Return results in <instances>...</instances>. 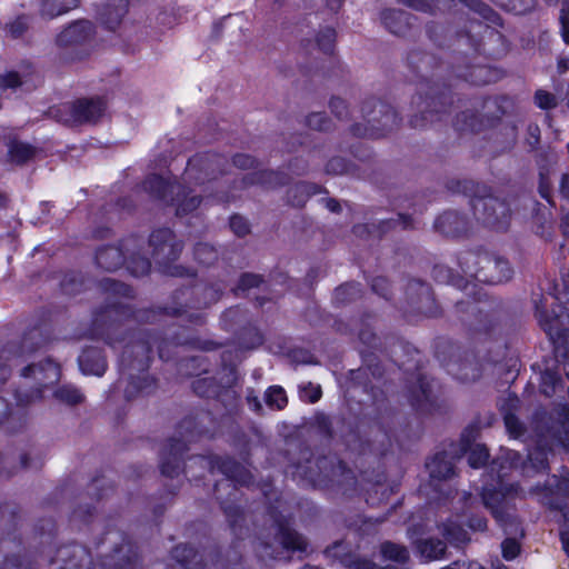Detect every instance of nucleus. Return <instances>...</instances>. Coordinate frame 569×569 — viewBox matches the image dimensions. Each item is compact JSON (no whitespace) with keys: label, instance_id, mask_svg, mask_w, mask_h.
<instances>
[{"label":"nucleus","instance_id":"10","mask_svg":"<svg viewBox=\"0 0 569 569\" xmlns=\"http://www.w3.org/2000/svg\"><path fill=\"white\" fill-rule=\"evenodd\" d=\"M475 435L463 431L459 442H451L446 449L437 452L427 463L429 476L433 480H446L455 476V463L469 448Z\"/></svg>","mask_w":569,"mask_h":569},{"label":"nucleus","instance_id":"48","mask_svg":"<svg viewBox=\"0 0 569 569\" xmlns=\"http://www.w3.org/2000/svg\"><path fill=\"white\" fill-rule=\"evenodd\" d=\"M449 543L460 546L469 541L468 532L455 520H448L439 527Z\"/></svg>","mask_w":569,"mask_h":569},{"label":"nucleus","instance_id":"30","mask_svg":"<svg viewBox=\"0 0 569 569\" xmlns=\"http://www.w3.org/2000/svg\"><path fill=\"white\" fill-rule=\"evenodd\" d=\"M449 100L450 99L446 93H441L438 97L427 98L419 104L421 118L419 119L416 116L412 119V124L415 127H422L426 122L440 120V114L446 112Z\"/></svg>","mask_w":569,"mask_h":569},{"label":"nucleus","instance_id":"28","mask_svg":"<svg viewBox=\"0 0 569 569\" xmlns=\"http://www.w3.org/2000/svg\"><path fill=\"white\" fill-rule=\"evenodd\" d=\"M179 181L170 180L159 173H151L142 181L143 190L157 201L168 206Z\"/></svg>","mask_w":569,"mask_h":569},{"label":"nucleus","instance_id":"63","mask_svg":"<svg viewBox=\"0 0 569 569\" xmlns=\"http://www.w3.org/2000/svg\"><path fill=\"white\" fill-rule=\"evenodd\" d=\"M500 330L498 326L493 322H480L475 328L473 338L477 343H485L487 341L495 340L497 336L499 335Z\"/></svg>","mask_w":569,"mask_h":569},{"label":"nucleus","instance_id":"17","mask_svg":"<svg viewBox=\"0 0 569 569\" xmlns=\"http://www.w3.org/2000/svg\"><path fill=\"white\" fill-rule=\"evenodd\" d=\"M139 236L130 234L119 241L118 244H103L96 250L94 262L98 268L114 272L123 267L126 262V251L130 247H137Z\"/></svg>","mask_w":569,"mask_h":569},{"label":"nucleus","instance_id":"8","mask_svg":"<svg viewBox=\"0 0 569 569\" xmlns=\"http://www.w3.org/2000/svg\"><path fill=\"white\" fill-rule=\"evenodd\" d=\"M470 204L477 222L497 231L508 228L511 219L509 206L503 200L487 193L485 187L477 189Z\"/></svg>","mask_w":569,"mask_h":569},{"label":"nucleus","instance_id":"4","mask_svg":"<svg viewBox=\"0 0 569 569\" xmlns=\"http://www.w3.org/2000/svg\"><path fill=\"white\" fill-rule=\"evenodd\" d=\"M180 438L171 437L160 452L159 468L163 477L176 479L184 472L188 442L213 439L219 433V421L209 410L196 409L176 427Z\"/></svg>","mask_w":569,"mask_h":569},{"label":"nucleus","instance_id":"36","mask_svg":"<svg viewBox=\"0 0 569 569\" xmlns=\"http://www.w3.org/2000/svg\"><path fill=\"white\" fill-rule=\"evenodd\" d=\"M569 492V479L559 480L557 476L548 478L543 486L537 485L530 489L531 495L539 497L540 502L553 507L551 496L553 493H567Z\"/></svg>","mask_w":569,"mask_h":569},{"label":"nucleus","instance_id":"37","mask_svg":"<svg viewBox=\"0 0 569 569\" xmlns=\"http://www.w3.org/2000/svg\"><path fill=\"white\" fill-rule=\"evenodd\" d=\"M488 252L463 251L458 257V264L461 271L469 278L479 281L481 266L485 264L483 256Z\"/></svg>","mask_w":569,"mask_h":569},{"label":"nucleus","instance_id":"33","mask_svg":"<svg viewBox=\"0 0 569 569\" xmlns=\"http://www.w3.org/2000/svg\"><path fill=\"white\" fill-rule=\"evenodd\" d=\"M337 41V31L332 27H325L320 29L315 38V41L311 39H302L301 40V49L307 53L310 48L316 47L323 54L330 57V61L333 62V53L336 49Z\"/></svg>","mask_w":569,"mask_h":569},{"label":"nucleus","instance_id":"44","mask_svg":"<svg viewBox=\"0 0 569 569\" xmlns=\"http://www.w3.org/2000/svg\"><path fill=\"white\" fill-rule=\"evenodd\" d=\"M36 154V148L27 142L12 140L8 144V157L11 162L22 166L30 161Z\"/></svg>","mask_w":569,"mask_h":569},{"label":"nucleus","instance_id":"53","mask_svg":"<svg viewBox=\"0 0 569 569\" xmlns=\"http://www.w3.org/2000/svg\"><path fill=\"white\" fill-rule=\"evenodd\" d=\"M54 398L68 406H77L83 402L84 396L77 387L72 385L59 386L54 392Z\"/></svg>","mask_w":569,"mask_h":569},{"label":"nucleus","instance_id":"29","mask_svg":"<svg viewBox=\"0 0 569 569\" xmlns=\"http://www.w3.org/2000/svg\"><path fill=\"white\" fill-rule=\"evenodd\" d=\"M342 541H335L326 547L323 553L339 561L345 569H378V565L368 558L361 557L355 552L339 553L338 549L342 547Z\"/></svg>","mask_w":569,"mask_h":569},{"label":"nucleus","instance_id":"1","mask_svg":"<svg viewBox=\"0 0 569 569\" xmlns=\"http://www.w3.org/2000/svg\"><path fill=\"white\" fill-rule=\"evenodd\" d=\"M227 287L222 279H200L176 288L166 303L136 309L129 303L107 301L93 311L88 329L89 337L102 340L111 348L123 343L119 357V372L128 379L123 391L127 401L150 396L158 389V379L149 373L154 348L162 361H170L180 346L216 351L223 343L197 336L180 337L174 333L167 337L162 330L141 327L123 331L122 323L128 320L153 322L158 316H166L183 318L193 327H203L207 325V315L203 311L221 300Z\"/></svg>","mask_w":569,"mask_h":569},{"label":"nucleus","instance_id":"56","mask_svg":"<svg viewBox=\"0 0 569 569\" xmlns=\"http://www.w3.org/2000/svg\"><path fill=\"white\" fill-rule=\"evenodd\" d=\"M465 431H472L475 437H477V431L475 429H466ZM475 440L476 438H473L469 448L467 449V452L469 451L468 462L472 468H479L487 462L489 452L483 445H473Z\"/></svg>","mask_w":569,"mask_h":569},{"label":"nucleus","instance_id":"3","mask_svg":"<svg viewBox=\"0 0 569 569\" xmlns=\"http://www.w3.org/2000/svg\"><path fill=\"white\" fill-rule=\"evenodd\" d=\"M208 463L211 471L217 470L226 477L214 483L213 493L234 535L226 553L219 545H213L208 556L213 566H220L221 569H234L242 562L240 547L246 522L244 509L240 503L242 492L239 487L249 486L252 482V475L230 456L211 455L208 457Z\"/></svg>","mask_w":569,"mask_h":569},{"label":"nucleus","instance_id":"31","mask_svg":"<svg viewBox=\"0 0 569 569\" xmlns=\"http://www.w3.org/2000/svg\"><path fill=\"white\" fill-rule=\"evenodd\" d=\"M320 193L328 194L329 191L316 182L299 181L287 190L288 204L301 209L312 196Z\"/></svg>","mask_w":569,"mask_h":569},{"label":"nucleus","instance_id":"61","mask_svg":"<svg viewBox=\"0 0 569 569\" xmlns=\"http://www.w3.org/2000/svg\"><path fill=\"white\" fill-rule=\"evenodd\" d=\"M30 28V19L27 14H19L6 24V31L12 39H20Z\"/></svg>","mask_w":569,"mask_h":569},{"label":"nucleus","instance_id":"59","mask_svg":"<svg viewBox=\"0 0 569 569\" xmlns=\"http://www.w3.org/2000/svg\"><path fill=\"white\" fill-rule=\"evenodd\" d=\"M401 352L403 355H406L408 357V360L407 361H400V356L398 355V352H396V350H392V353H396L397 355V362L399 361V367L400 368H405V371L406 372H410L412 370H417L418 369V363H419V352L416 348H413L412 346L410 345H407V343H403V342H400V346H399Z\"/></svg>","mask_w":569,"mask_h":569},{"label":"nucleus","instance_id":"24","mask_svg":"<svg viewBox=\"0 0 569 569\" xmlns=\"http://www.w3.org/2000/svg\"><path fill=\"white\" fill-rule=\"evenodd\" d=\"M77 360L79 369L84 376L102 377L108 369L104 350L100 347L86 346Z\"/></svg>","mask_w":569,"mask_h":569},{"label":"nucleus","instance_id":"13","mask_svg":"<svg viewBox=\"0 0 569 569\" xmlns=\"http://www.w3.org/2000/svg\"><path fill=\"white\" fill-rule=\"evenodd\" d=\"M390 112L391 104L379 98L370 97L361 106V113L367 124L352 123L349 130L355 137L378 139L385 136V128L375 126L373 122L380 124L381 119L388 117Z\"/></svg>","mask_w":569,"mask_h":569},{"label":"nucleus","instance_id":"46","mask_svg":"<svg viewBox=\"0 0 569 569\" xmlns=\"http://www.w3.org/2000/svg\"><path fill=\"white\" fill-rule=\"evenodd\" d=\"M361 477L365 481L372 483V490L375 493L380 492V498H378V502L382 500H388L389 495L388 491L391 492V486L387 485V472L386 470H378L377 472L372 471L371 473L368 470L361 471Z\"/></svg>","mask_w":569,"mask_h":569},{"label":"nucleus","instance_id":"60","mask_svg":"<svg viewBox=\"0 0 569 569\" xmlns=\"http://www.w3.org/2000/svg\"><path fill=\"white\" fill-rule=\"evenodd\" d=\"M305 123L308 128L320 132H328L333 128L332 120L326 112H311L306 117Z\"/></svg>","mask_w":569,"mask_h":569},{"label":"nucleus","instance_id":"43","mask_svg":"<svg viewBox=\"0 0 569 569\" xmlns=\"http://www.w3.org/2000/svg\"><path fill=\"white\" fill-rule=\"evenodd\" d=\"M99 288L103 293L112 297H120L130 300L136 298V292L131 286L116 279H101L99 281Z\"/></svg>","mask_w":569,"mask_h":569},{"label":"nucleus","instance_id":"40","mask_svg":"<svg viewBox=\"0 0 569 569\" xmlns=\"http://www.w3.org/2000/svg\"><path fill=\"white\" fill-rule=\"evenodd\" d=\"M233 336L238 340L239 345L246 349H254L261 346L264 341V337L259 330L257 321L253 318Z\"/></svg>","mask_w":569,"mask_h":569},{"label":"nucleus","instance_id":"9","mask_svg":"<svg viewBox=\"0 0 569 569\" xmlns=\"http://www.w3.org/2000/svg\"><path fill=\"white\" fill-rule=\"evenodd\" d=\"M229 161L226 156L204 151L190 157L184 170V178L197 186H203L227 173Z\"/></svg>","mask_w":569,"mask_h":569},{"label":"nucleus","instance_id":"27","mask_svg":"<svg viewBox=\"0 0 569 569\" xmlns=\"http://www.w3.org/2000/svg\"><path fill=\"white\" fill-rule=\"evenodd\" d=\"M435 228L445 236L459 237L466 234L471 229V222L458 211L448 210L436 219Z\"/></svg>","mask_w":569,"mask_h":569},{"label":"nucleus","instance_id":"19","mask_svg":"<svg viewBox=\"0 0 569 569\" xmlns=\"http://www.w3.org/2000/svg\"><path fill=\"white\" fill-rule=\"evenodd\" d=\"M408 398L413 408L421 412H431L435 406L433 381L420 371L412 370Z\"/></svg>","mask_w":569,"mask_h":569},{"label":"nucleus","instance_id":"5","mask_svg":"<svg viewBox=\"0 0 569 569\" xmlns=\"http://www.w3.org/2000/svg\"><path fill=\"white\" fill-rule=\"evenodd\" d=\"M503 470L505 467L500 465L497 470L496 483L483 487L481 498L483 506L490 511L505 533L509 536L502 541L501 548L503 558L512 560L520 552V543L517 538H522L525 531L512 502L513 497L518 493V486L505 481L507 473Z\"/></svg>","mask_w":569,"mask_h":569},{"label":"nucleus","instance_id":"12","mask_svg":"<svg viewBox=\"0 0 569 569\" xmlns=\"http://www.w3.org/2000/svg\"><path fill=\"white\" fill-rule=\"evenodd\" d=\"M406 311L421 317H437L440 308L430 286L418 279H409L402 286Z\"/></svg>","mask_w":569,"mask_h":569},{"label":"nucleus","instance_id":"45","mask_svg":"<svg viewBox=\"0 0 569 569\" xmlns=\"http://www.w3.org/2000/svg\"><path fill=\"white\" fill-rule=\"evenodd\" d=\"M219 257V251L213 244L197 242L193 246V259L199 266L210 268L218 262Z\"/></svg>","mask_w":569,"mask_h":569},{"label":"nucleus","instance_id":"26","mask_svg":"<svg viewBox=\"0 0 569 569\" xmlns=\"http://www.w3.org/2000/svg\"><path fill=\"white\" fill-rule=\"evenodd\" d=\"M483 261L485 264L481 266L479 277L480 282L500 283L511 278L512 269L505 259L487 253L483 256Z\"/></svg>","mask_w":569,"mask_h":569},{"label":"nucleus","instance_id":"6","mask_svg":"<svg viewBox=\"0 0 569 569\" xmlns=\"http://www.w3.org/2000/svg\"><path fill=\"white\" fill-rule=\"evenodd\" d=\"M293 480L302 486L333 490L342 485V479L355 480L347 463L330 455L316 456L309 446H301L298 457L289 465Z\"/></svg>","mask_w":569,"mask_h":569},{"label":"nucleus","instance_id":"14","mask_svg":"<svg viewBox=\"0 0 569 569\" xmlns=\"http://www.w3.org/2000/svg\"><path fill=\"white\" fill-rule=\"evenodd\" d=\"M148 243L156 264L178 260L184 247L183 241L169 227L153 229L149 234Z\"/></svg>","mask_w":569,"mask_h":569},{"label":"nucleus","instance_id":"35","mask_svg":"<svg viewBox=\"0 0 569 569\" xmlns=\"http://www.w3.org/2000/svg\"><path fill=\"white\" fill-rule=\"evenodd\" d=\"M171 557L183 569H208L207 563L199 556L198 550L190 543H179L171 550Z\"/></svg>","mask_w":569,"mask_h":569},{"label":"nucleus","instance_id":"21","mask_svg":"<svg viewBox=\"0 0 569 569\" xmlns=\"http://www.w3.org/2000/svg\"><path fill=\"white\" fill-rule=\"evenodd\" d=\"M103 566H108L110 569H142L137 543L123 538L122 542L113 548Z\"/></svg>","mask_w":569,"mask_h":569},{"label":"nucleus","instance_id":"15","mask_svg":"<svg viewBox=\"0 0 569 569\" xmlns=\"http://www.w3.org/2000/svg\"><path fill=\"white\" fill-rule=\"evenodd\" d=\"M191 387L197 396L220 401L228 413L238 411L240 396L230 387L223 386L217 378L197 377Z\"/></svg>","mask_w":569,"mask_h":569},{"label":"nucleus","instance_id":"16","mask_svg":"<svg viewBox=\"0 0 569 569\" xmlns=\"http://www.w3.org/2000/svg\"><path fill=\"white\" fill-rule=\"evenodd\" d=\"M40 553H48L51 565L61 562L58 569H96L90 549L74 541L58 547L54 556L46 552L44 546Z\"/></svg>","mask_w":569,"mask_h":569},{"label":"nucleus","instance_id":"49","mask_svg":"<svg viewBox=\"0 0 569 569\" xmlns=\"http://www.w3.org/2000/svg\"><path fill=\"white\" fill-rule=\"evenodd\" d=\"M361 284L356 281L343 282L335 289L333 300L338 305H347L360 297Z\"/></svg>","mask_w":569,"mask_h":569},{"label":"nucleus","instance_id":"32","mask_svg":"<svg viewBox=\"0 0 569 569\" xmlns=\"http://www.w3.org/2000/svg\"><path fill=\"white\" fill-rule=\"evenodd\" d=\"M143 247V240L139 237V242L137 247H130L129 251H126V262L124 267L129 274L134 278H142L149 276L151 272V261L150 259L141 253V249Z\"/></svg>","mask_w":569,"mask_h":569},{"label":"nucleus","instance_id":"51","mask_svg":"<svg viewBox=\"0 0 569 569\" xmlns=\"http://www.w3.org/2000/svg\"><path fill=\"white\" fill-rule=\"evenodd\" d=\"M357 170H358V168L352 161H350L343 157H339V156L330 158L325 166V172L327 174H332V176H338V174L355 176Z\"/></svg>","mask_w":569,"mask_h":569},{"label":"nucleus","instance_id":"50","mask_svg":"<svg viewBox=\"0 0 569 569\" xmlns=\"http://www.w3.org/2000/svg\"><path fill=\"white\" fill-rule=\"evenodd\" d=\"M177 260H168L163 263H159L158 269L159 271L168 277L172 278H192L196 279L198 276V272L196 269L176 263Z\"/></svg>","mask_w":569,"mask_h":569},{"label":"nucleus","instance_id":"42","mask_svg":"<svg viewBox=\"0 0 569 569\" xmlns=\"http://www.w3.org/2000/svg\"><path fill=\"white\" fill-rule=\"evenodd\" d=\"M391 228V220L383 219L378 223L366 222L352 226V233L361 239L378 238L381 239Z\"/></svg>","mask_w":569,"mask_h":569},{"label":"nucleus","instance_id":"25","mask_svg":"<svg viewBox=\"0 0 569 569\" xmlns=\"http://www.w3.org/2000/svg\"><path fill=\"white\" fill-rule=\"evenodd\" d=\"M290 181L291 178L288 173L281 170L273 169L256 170L253 172L246 174L242 178V183L246 187L260 186L263 189L271 190L288 186Z\"/></svg>","mask_w":569,"mask_h":569},{"label":"nucleus","instance_id":"18","mask_svg":"<svg viewBox=\"0 0 569 569\" xmlns=\"http://www.w3.org/2000/svg\"><path fill=\"white\" fill-rule=\"evenodd\" d=\"M445 367L450 376L463 383L477 381L482 373V365L471 350L455 352Z\"/></svg>","mask_w":569,"mask_h":569},{"label":"nucleus","instance_id":"2","mask_svg":"<svg viewBox=\"0 0 569 569\" xmlns=\"http://www.w3.org/2000/svg\"><path fill=\"white\" fill-rule=\"evenodd\" d=\"M50 330L33 327L26 331L18 345L8 342L0 350V388L6 385L11 376V368L7 361L11 360V356L28 349L34 352L41 349L50 340ZM61 375L59 363L47 358L38 363H30L21 370L23 378L34 379V386L28 389L17 388L14 390V399L17 406L13 407L7 399L0 397V432L6 435H14L20 432L28 422L27 406L41 400L44 390L59 381Z\"/></svg>","mask_w":569,"mask_h":569},{"label":"nucleus","instance_id":"54","mask_svg":"<svg viewBox=\"0 0 569 569\" xmlns=\"http://www.w3.org/2000/svg\"><path fill=\"white\" fill-rule=\"evenodd\" d=\"M546 301L547 298H543L539 301H535L536 313L543 329L548 332H551L553 329L557 328L558 323L560 322L561 315L557 313L555 310H552V312L549 313L548 310L546 309Z\"/></svg>","mask_w":569,"mask_h":569},{"label":"nucleus","instance_id":"38","mask_svg":"<svg viewBox=\"0 0 569 569\" xmlns=\"http://www.w3.org/2000/svg\"><path fill=\"white\" fill-rule=\"evenodd\" d=\"M546 445V440H540L538 446L529 451L528 460L523 463L525 475L530 476L531 472H541L547 470L548 450Z\"/></svg>","mask_w":569,"mask_h":569},{"label":"nucleus","instance_id":"55","mask_svg":"<svg viewBox=\"0 0 569 569\" xmlns=\"http://www.w3.org/2000/svg\"><path fill=\"white\" fill-rule=\"evenodd\" d=\"M36 533L41 539V545H51L57 536L58 528L53 518H40L34 526Z\"/></svg>","mask_w":569,"mask_h":569},{"label":"nucleus","instance_id":"11","mask_svg":"<svg viewBox=\"0 0 569 569\" xmlns=\"http://www.w3.org/2000/svg\"><path fill=\"white\" fill-rule=\"evenodd\" d=\"M279 499L267 506V515L272 520L276 528V539L281 547L289 552H306L308 549V540L303 535L292 528V516L283 515L278 506Z\"/></svg>","mask_w":569,"mask_h":569},{"label":"nucleus","instance_id":"64","mask_svg":"<svg viewBox=\"0 0 569 569\" xmlns=\"http://www.w3.org/2000/svg\"><path fill=\"white\" fill-rule=\"evenodd\" d=\"M229 228L238 238H244L251 233L250 222L240 213H232L229 217Z\"/></svg>","mask_w":569,"mask_h":569},{"label":"nucleus","instance_id":"23","mask_svg":"<svg viewBox=\"0 0 569 569\" xmlns=\"http://www.w3.org/2000/svg\"><path fill=\"white\" fill-rule=\"evenodd\" d=\"M202 201V196L196 194L189 186L179 182L176 184V190L168 206L174 208V214L178 218H183L194 212Z\"/></svg>","mask_w":569,"mask_h":569},{"label":"nucleus","instance_id":"58","mask_svg":"<svg viewBox=\"0 0 569 569\" xmlns=\"http://www.w3.org/2000/svg\"><path fill=\"white\" fill-rule=\"evenodd\" d=\"M264 282V278L262 274L253 273V272H242L239 276L238 282L234 288H232V292L238 295V292H246L253 288H259Z\"/></svg>","mask_w":569,"mask_h":569},{"label":"nucleus","instance_id":"39","mask_svg":"<svg viewBox=\"0 0 569 569\" xmlns=\"http://www.w3.org/2000/svg\"><path fill=\"white\" fill-rule=\"evenodd\" d=\"M519 399L515 396H509L501 405L503 412L505 426L510 436L518 438L523 435V425L512 412L518 407Z\"/></svg>","mask_w":569,"mask_h":569},{"label":"nucleus","instance_id":"62","mask_svg":"<svg viewBox=\"0 0 569 569\" xmlns=\"http://www.w3.org/2000/svg\"><path fill=\"white\" fill-rule=\"evenodd\" d=\"M313 426L317 430V433L325 440L331 441L335 438V430L332 426V421L329 416L326 413H317L315 416Z\"/></svg>","mask_w":569,"mask_h":569},{"label":"nucleus","instance_id":"52","mask_svg":"<svg viewBox=\"0 0 569 569\" xmlns=\"http://www.w3.org/2000/svg\"><path fill=\"white\" fill-rule=\"evenodd\" d=\"M208 360L204 357L192 356L179 361L178 370L184 376H199L208 371Z\"/></svg>","mask_w":569,"mask_h":569},{"label":"nucleus","instance_id":"7","mask_svg":"<svg viewBox=\"0 0 569 569\" xmlns=\"http://www.w3.org/2000/svg\"><path fill=\"white\" fill-rule=\"evenodd\" d=\"M96 26L86 19L71 22L56 37L60 59L66 62L81 61L90 56Z\"/></svg>","mask_w":569,"mask_h":569},{"label":"nucleus","instance_id":"41","mask_svg":"<svg viewBox=\"0 0 569 569\" xmlns=\"http://www.w3.org/2000/svg\"><path fill=\"white\" fill-rule=\"evenodd\" d=\"M80 0H41L40 16L44 19H54L78 8Z\"/></svg>","mask_w":569,"mask_h":569},{"label":"nucleus","instance_id":"57","mask_svg":"<svg viewBox=\"0 0 569 569\" xmlns=\"http://www.w3.org/2000/svg\"><path fill=\"white\" fill-rule=\"evenodd\" d=\"M266 405L271 409L282 410L288 405L286 390L281 386H270L264 392Z\"/></svg>","mask_w":569,"mask_h":569},{"label":"nucleus","instance_id":"20","mask_svg":"<svg viewBox=\"0 0 569 569\" xmlns=\"http://www.w3.org/2000/svg\"><path fill=\"white\" fill-rule=\"evenodd\" d=\"M107 110L104 97L78 98L69 107L72 121L77 124L97 123Z\"/></svg>","mask_w":569,"mask_h":569},{"label":"nucleus","instance_id":"47","mask_svg":"<svg viewBox=\"0 0 569 569\" xmlns=\"http://www.w3.org/2000/svg\"><path fill=\"white\" fill-rule=\"evenodd\" d=\"M417 550L423 560H437L445 555L446 543L438 539L419 540Z\"/></svg>","mask_w":569,"mask_h":569},{"label":"nucleus","instance_id":"22","mask_svg":"<svg viewBox=\"0 0 569 569\" xmlns=\"http://www.w3.org/2000/svg\"><path fill=\"white\" fill-rule=\"evenodd\" d=\"M130 0H104L97 8L99 23L108 31H116L129 11Z\"/></svg>","mask_w":569,"mask_h":569},{"label":"nucleus","instance_id":"34","mask_svg":"<svg viewBox=\"0 0 569 569\" xmlns=\"http://www.w3.org/2000/svg\"><path fill=\"white\" fill-rule=\"evenodd\" d=\"M251 319L252 316L247 308L236 305L222 311L220 315V328L226 332L234 335Z\"/></svg>","mask_w":569,"mask_h":569}]
</instances>
